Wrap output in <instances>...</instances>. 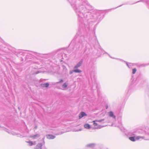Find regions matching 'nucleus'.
<instances>
[{
  "instance_id": "8",
  "label": "nucleus",
  "mask_w": 149,
  "mask_h": 149,
  "mask_svg": "<svg viewBox=\"0 0 149 149\" xmlns=\"http://www.w3.org/2000/svg\"><path fill=\"white\" fill-rule=\"evenodd\" d=\"M109 116L110 117H112L113 118H116V116L113 115V113L112 111H110L109 112Z\"/></svg>"
},
{
  "instance_id": "5",
  "label": "nucleus",
  "mask_w": 149,
  "mask_h": 149,
  "mask_svg": "<svg viewBox=\"0 0 149 149\" xmlns=\"http://www.w3.org/2000/svg\"><path fill=\"white\" fill-rule=\"evenodd\" d=\"M47 137L49 139H53L55 138V136L51 134H48L47 135Z\"/></svg>"
},
{
  "instance_id": "28",
  "label": "nucleus",
  "mask_w": 149,
  "mask_h": 149,
  "mask_svg": "<svg viewBox=\"0 0 149 149\" xmlns=\"http://www.w3.org/2000/svg\"><path fill=\"white\" fill-rule=\"evenodd\" d=\"M35 129H36L37 128V127L36 126L35 127Z\"/></svg>"
},
{
  "instance_id": "15",
  "label": "nucleus",
  "mask_w": 149,
  "mask_h": 149,
  "mask_svg": "<svg viewBox=\"0 0 149 149\" xmlns=\"http://www.w3.org/2000/svg\"><path fill=\"white\" fill-rule=\"evenodd\" d=\"M104 119H102L96 120H95V121H96V122H101L102 121H104Z\"/></svg>"
},
{
  "instance_id": "17",
  "label": "nucleus",
  "mask_w": 149,
  "mask_h": 149,
  "mask_svg": "<svg viewBox=\"0 0 149 149\" xmlns=\"http://www.w3.org/2000/svg\"><path fill=\"white\" fill-rule=\"evenodd\" d=\"M146 132L147 134L149 135V128L146 129Z\"/></svg>"
},
{
  "instance_id": "10",
  "label": "nucleus",
  "mask_w": 149,
  "mask_h": 149,
  "mask_svg": "<svg viewBox=\"0 0 149 149\" xmlns=\"http://www.w3.org/2000/svg\"><path fill=\"white\" fill-rule=\"evenodd\" d=\"M84 127L86 129H89L90 128V126L88 124H86L84 125Z\"/></svg>"
},
{
  "instance_id": "14",
  "label": "nucleus",
  "mask_w": 149,
  "mask_h": 149,
  "mask_svg": "<svg viewBox=\"0 0 149 149\" xmlns=\"http://www.w3.org/2000/svg\"><path fill=\"white\" fill-rule=\"evenodd\" d=\"M129 64L130 65H129L128 63L127 62H126V65L129 68H131V67L134 65L132 63H129Z\"/></svg>"
},
{
  "instance_id": "12",
  "label": "nucleus",
  "mask_w": 149,
  "mask_h": 149,
  "mask_svg": "<svg viewBox=\"0 0 149 149\" xmlns=\"http://www.w3.org/2000/svg\"><path fill=\"white\" fill-rule=\"evenodd\" d=\"M68 86L67 84L66 83H64L62 86V88H65Z\"/></svg>"
},
{
  "instance_id": "20",
  "label": "nucleus",
  "mask_w": 149,
  "mask_h": 149,
  "mask_svg": "<svg viewBox=\"0 0 149 149\" xmlns=\"http://www.w3.org/2000/svg\"><path fill=\"white\" fill-rule=\"evenodd\" d=\"M95 121H93V122H94V123H93V125H94L95 126H96L97 125V123L95 122Z\"/></svg>"
},
{
  "instance_id": "2",
  "label": "nucleus",
  "mask_w": 149,
  "mask_h": 149,
  "mask_svg": "<svg viewBox=\"0 0 149 149\" xmlns=\"http://www.w3.org/2000/svg\"><path fill=\"white\" fill-rule=\"evenodd\" d=\"M144 138V136H137L135 138V137L132 136L130 137L129 139L132 141H135L137 140H139L141 138L143 139Z\"/></svg>"
},
{
  "instance_id": "27",
  "label": "nucleus",
  "mask_w": 149,
  "mask_h": 149,
  "mask_svg": "<svg viewBox=\"0 0 149 149\" xmlns=\"http://www.w3.org/2000/svg\"><path fill=\"white\" fill-rule=\"evenodd\" d=\"M107 108H108V106H107V107H106V109H107Z\"/></svg>"
},
{
  "instance_id": "9",
  "label": "nucleus",
  "mask_w": 149,
  "mask_h": 149,
  "mask_svg": "<svg viewBox=\"0 0 149 149\" xmlns=\"http://www.w3.org/2000/svg\"><path fill=\"white\" fill-rule=\"evenodd\" d=\"M40 136V135L38 134H36L33 135L31 136L30 137L31 138H33L34 139L36 138L39 137Z\"/></svg>"
},
{
  "instance_id": "23",
  "label": "nucleus",
  "mask_w": 149,
  "mask_h": 149,
  "mask_svg": "<svg viewBox=\"0 0 149 149\" xmlns=\"http://www.w3.org/2000/svg\"><path fill=\"white\" fill-rule=\"evenodd\" d=\"M40 72H39L38 71L36 72H35V74H38V73H39Z\"/></svg>"
},
{
  "instance_id": "19",
  "label": "nucleus",
  "mask_w": 149,
  "mask_h": 149,
  "mask_svg": "<svg viewBox=\"0 0 149 149\" xmlns=\"http://www.w3.org/2000/svg\"><path fill=\"white\" fill-rule=\"evenodd\" d=\"M93 146H94V144H90L88 145L87 146L88 147H93Z\"/></svg>"
},
{
  "instance_id": "7",
  "label": "nucleus",
  "mask_w": 149,
  "mask_h": 149,
  "mask_svg": "<svg viewBox=\"0 0 149 149\" xmlns=\"http://www.w3.org/2000/svg\"><path fill=\"white\" fill-rule=\"evenodd\" d=\"M49 86V84L48 83H45V84H40V86L42 87H46L47 88Z\"/></svg>"
},
{
  "instance_id": "18",
  "label": "nucleus",
  "mask_w": 149,
  "mask_h": 149,
  "mask_svg": "<svg viewBox=\"0 0 149 149\" xmlns=\"http://www.w3.org/2000/svg\"><path fill=\"white\" fill-rule=\"evenodd\" d=\"M63 82V79H61L60 80V81L56 82V84H59Z\"/></svg>"
},
{
  "instance_id": "30",
  "label": "nucleus",
  "mask_w": 149,
  "mask_h": 149,
  "mask_svg": "<svg viewBox=\"0 0 149 149\" xmlns=\"http://www.w3.org/2000/svg\"><path fill=\"white\" fill-rule=\"evenodd\" d=\"M148 8H149V6H148Z\"/></svg>"
},
{
  "instance_id": "25",
  "label": "nucleus",
  "mask_w": 149,
  "mask_h": 149,
  "mask_svg": "<svg viewBox=\"0 0 149 149\" xmlns=\"http://www.w3.org/2000/svg\"><path fill=\"white\" fill-rule=\"evenodd\" d=\"M6 131L7 132H8V133H9V132H8V130L7 129H6Z\"/></svg>"
},
{
  "instance_id": "3",
  "label": "nucleus",
  "mask_w": 149,
  "mask_h": 149,
  "mask_svg": "<svg viewBox=\"0 0 149 149\" xmlns=\"http://www.w3.org/2000/svg\"><path fill=\"white\" fill-rule=\"evenodd\" d=\"M83 63L82 60H81L74 67V69L77 68L81 66Z\"/></svg>"
},
{
  "instance_id": "13",
  "label": "nucleus",
  "mask_w": 149,
  "mask_h": 149,
  "mask_svg": "<svg viewBox=\"0 0 149 149\" xmlns=\"http://www.w3.org/2000/svg\"><path fill=\"white\" fill-rule=\"evenodd\" d=\"M73 71H74V72L76 73H81V70L78 69L74 70Z\"/></svg>"
},
{
  "instance_id": "11",
  "label": "nucleus",
  "mask_w": 149,
  "mask_h": 149,
  "mask_svg": "<svg viewBox=\"0 0 149 149\" xmlns=\"http://www.w3.org/2000/svg\"><path fill=\"white\" fill-rule=\"evenodd\" d=\"M26 142L29 144V145L31 146L35 144V142H34V143H33V142L31 141H26Z\"/></svg>"
},
{
  "instance_id": "24",
  "label": "nucleus",
  "mask_w": 149,
  "mask_h": 149,
  "mask_svg": "<svg viewBox=\"0 0 149 149\" xmlns=\"http://www.w3.org/2000/svg\"><path fill=\"white\" fill-rule=\"evenodd\" d=\"M104 127V126H100V127H98V128H101L102 127Z\"/></svg>"
},
{
  "instance_id": "4",
  "label": "nucleus",
  "mask_w": 149,
  "mask_h": 149,
  "mask_svg": "<svg viewBox=\"0 0 149 149\" xmlns=\"http://www.w3.org/2000/svg\"><path fill=\"white\" fill-rule=\"evenodd\" d=\"M87 114L84 112H81L79 115V118L80 119L84 116H86Z\"/></svg>"
},
{
  "instance_id": "1",
  "label": "nucleus",
  "mask_w": 149,
  "mask_h": 149,
  "mask_svg": "<svg viewBox=\"0 0 149 149\" xmlns=\"http://www.w3.org/2000/svg\"><path fill=\"white\" fill-rule=\"evenodd\" d=\"M83 2V5L84 6H80L78 8L77 7L76 5L74 3L72 4L71 3V5L76 11L78 16L81 18H82L83 16L84 13L85 12L86 10L84 6L88 4V2L86 0H84Z\"/></svg>"
},
{
  "instance_id": "22",
  "label": "nucleus",
  "mask_w": 149,
  "mask_h": 149,
  "mask_svg": "<svg viewBox=\"0 0 149 149\" xmlns=\"http://www.w3.org/2000/svg\"><path fill=\"white\" fill-rule=\"evenodd\" d=\"M146 65H144V64H142L140 66L144 67V66H145Z\"/></svg>"
},
{
  "instance_id": "29",
  "label": "nucleus",
  "mask_w": 149,
  "mask_h": 149,
  "mask_svg": "<svg viewBox=\"0 0 149 149\" xmlns=\"http://www.w3.org/2000/svg\"><path fill=\"white\" fill-rule=\"evenodd\" d=\"M121 5H120V6H119V7H120V6Z\"/></svg>"
},
{
  "instance_id": "6",
  "label": "nucleus",
  "mask_w": 149,
  "mask_h": 149,
  "mask_svg": "<svg viewBox=\"0 0 149 149\" xmlns=\"http://www.w3.org/2000/svg\"><path fill=\"white\" fill-rule=\"evenodd\" d=\"M42 144L41 143H39L37 145L34 149H41Z\"/></svg>"
},
{
  "instance_id": "16",
  "label": "nucleus",
  "mask_w": 149,
  "mask_h": 149,
  "mask_svg": "<svg viewBox=\"0 0 149 149\" xmlns=\"http://www.w3.org/2000/svg\"><path fill=\"white\" fill-rule=\"evenodd\" d=\"M136 71V69L135 68L133 69L132 73L133 74H135V73Z\"/></svg>"
},
{
  "instance_id": "26",
  "label": "nucleus",
  "mask_w": 149,
  "mask_h": 149,
  "mask_svg": "<svg viewBox=\"0 0 149 149\" xmlns=\"http://www.w3.org/2000/svg\"><path fill=\"white\" fill-rule=\"evenodd\" d=\"M145 139L146 140H149V139Z\"/></svg>"
},
{
  "instance_id": "21",
  "label": "nucleus",
  "mask_w": 149,
  "mask_h": 149,
  "mask_svg": "<svg viewBox=\"0 0 149 149\" xmlns=\"http://www.w3.org/2000/svg\"><path fill=\"white\" fill-rule=\"evenodd\" d=\"M73 72H74V71H73V70L72 71H70V74H72Z\"/></svg>"
}]
</instances>
